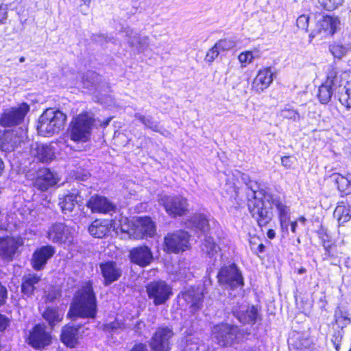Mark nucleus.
Instances as JSON below:
<instances>
[{
    "instance_id": "nucleus-1",
    "label": "nucleus",
    "mask_w": 351,
    "mask_h": 351,
    "mask_svg": "<svg viewBox=\"0 0 351 351\" xmlns=\"http://www.w3.org/2000/svg\"><path fill=\"white\" fill-rule=\"evenodd\" d=\"M97 313V301L92 285L86 283L75 295L68 315L83 318H95Z\"/></svg>"
},
{
    "instance_id": "nucleus-2",
    "label": "nucleus",
    "mask_w": 351,
    "mask_h": 351,
    "mask_svg": "<svg viewBox=\"0 0 351 351\" xmlns=\"http://www.w3.org/2000/svg\"><path fill=\"white\" fill-rule=\"evenodd\" d=\"M241 180L246 185L248 209L252 217L262 216L265 213V208L271 204L272 194L264 190H258L256 182L252 181L247 174H242Z\"/></svg>"
},
{
    "instance_id": "nucleus-3",
    "label": "nucleus",
    "mask_w": 351,
    "mask_h": 351,
    "mask_svg": "<svg viewBox=\"0 0 351 351\" xmlns=\"http://www.w3.org/2000/svg\"><path fill=\"white\" fill-rule=\"evenodd\" d=\"M66 120V115L60 110L46 109L39 117L38 132L43 136H51L64 128Z\"/></svg>"
},
{
    "instance_id": "nucleus-4",
    "label": "nucleus",
    "mask_w": 351,
    "mask_h": 351,
    "mask_svg": "<svg viewBox=\"0 0 351 351\" xmlns=\"http://www.w3.org/2000/svg\"><path fill=\"white\" fill-rule=\"evenodd\" d=\"M94 119L88 113L80 114L71 123L69 136L77 143L88 142L92 133Z\"/></svg>"
},
{
    "instance_id": "nucleus-5",
    "label": "nucleus",
    "mask_w": 351,
    "mask_h": 351,
    "mask_svg": "<svg viewBox=\"0 0 351 351\" xmlns=\"http://www.w3.org/2000/svg\"><path fill=\"white\" fill-rule=\"evenodd\" d=\"M217 279L219 284L227 289L241 290L244 285L241 271L234 263L222 267L217 274Z\"/></svg>"
},
{
    "instance_id": "nucleus-6",
    "label": "nucleus",
    "mask_w": 351,
    "mask_h": 351,
    "mask_svg": "<svg viewBox=\"0 0 351 351\" xmlns=\"http://www.w3.org/2000/svg\"><path fill=\"white\" fill-rule=\"evenodd\" d=\"M123 222L120 223L121 231L134 239L152 237L156 232V225L154 221H123Z\"/></svg>"
},
{
    "instance_id": "nucleus-7",
    "label": "nucleus",
    "mask_w": 351,
    "mask_h": 351,
    "mask_svg": "<svg viewBox=\"0 0 351 351\" xmlns=\"http://www.w3.org/2000/svg\"><path fill=\"white\" fill-rule=\"evenodd\" d=\"M29 111V106L22 103L16 107L5 109L0 116V125L3 128H15L23 123Z\"/></svg>"
},
{
    "instance_id": "nucleus-8",
    "label": "nucleus",
    "mask_w": 351,
    "mask_h": 351,
    "mask_svg": "<svg viewBox=\"0 0 351 351\" xmlns=\"http://www.w3.org/2000/svg\"><path fill=\"white\" fill-rule=\"evenodd\" d=\"M189 238L188 232L183 230L169 233L164 239V250L167 253L183 252L190 247Z\"/></svg>"
},
{
    "instance_id": "nucleus-9",
    "label": "nucleus",
    "mask_w": 351,
    "mask_h": 351,
    "mask_svg": "<svg viewBox=\"0 0 351 351\" xmlns=\"http://www.w3.org/2000/svg\"><path fill=\"white\" fill-rule=\"evenodd\" d=\"M146 291L149 299L153 301L155 306L165 304L173 295L171 287L163 280L149 282L146 286Z\"/></svg>"
},
{
    "instance_id": "nucleus-10",
    "label": "nucleus",
    "mask_w": 351,
    "mask_h": 351,
    "mask_svg": "<svg viewBox=\"0 0 351 351\" xmlns=\"http://www.w3.org/2000/svg\"><path fill=\"white\" fill-rule=\"evenodd\" d=\"M158 201L171 217H181L188 211L187 199L182 196L161 195Z\"/></svg>"
},
{
    "instance_id": "nucleus-11",
    "label": "nucleus",
    "mask_w": 351,
    "mask_h": 351,
    "mask_svg": "<svg viewBox=\"0 0 351 351\" xmlns=\"http://www.w3.org/2000/svg\"><path fill=\"white\" fill-rule=\"evenodd\" d=\"M232 305L233 315L243 324H254L260 317L258 308L246 305L243 298L241 301L233 302Z\"/></svg>"
},
{
    "instance_id": "nucleus-12",
    "label": "nucleus",
    "mask_w": 351,
    "mask_h": 351,
    "mask_svg": "<svg viewBox=\"0 0 351 351\" xmlns=\"http://www.w3.org/2000/svg\"><path fill=\"white\" fill-rule=\"evenodd\" d=\"M174 333L167 326L158 327L149 339V345L153 351H171V339Z\"/></svg>"
},
{
    "instance_id": "nucleus-13",
    "label": "nucleus",
    "mask_w": 351,
    "mask_h": 351,
    "mask_svg": "<svg viewBox=\"0 0 351 351\" xmlns=\"http://www.w3.org/2000/svg\"><path fill=\"white\" fill-rule=\"evenodd\" d=\"M194 231L198 234H204L205 238L202 244V251L210 258L213 257L219 250V247L215 243L213 238L208 236L209 231L208 221H190Z\"/></svg>"
},
{
    "instance_id": "nucleus-14",
    "label": "nucleus",
    "mask_w": 351,
    "mask_h": 351,
    "mask_svg": "<svg viewBox=\"0 0 351 351\" xmlns=\"http://www.w3.org/2000/svg\"><path fill=\"white\" fill-rule=\"evenodd\" d=\"M239 328L228 324L215 325L212 328V335L217 343L221 346L231 345L237 338Z\"/></svg>"
},
{
    "instance_id": "nucleus-15",
    "label": "nucleus",
    "mask_w": 351,
    "mask_h": 351,
    "mask_svg": "<svg viewBox=\"0 0 351 351\" xmlns=\"http://www.w3.org/2000/svg\"><path fill=\"white\" fill-rule=\"evenodd\" d=\"M87 207L92 213L109 215L112 216L118 210L115 204L111 202L106 197L94 195L90 197L86 203Z\"/></svg>"
},
{
    "instance_id": "nucleus-16",
    "label": "nucleus",
    "mask_w": 351,
    "mask_h": 351,
    "mask_svg": "<svg viewBox=\"0 0 351 351\" xmlns=\"http://www.w3.org/2000/svg\"><path fill=\"white\" fill-rule=\"evenodd\" d=\"M28 343L35 348H44L51 343V335L46 330V327L42 324H36L29 331Z\"/></svg>"
},
{
    "instance_id": "nucleus-17",
    "label": "nucleus",
    "mask_w": 351,
    "mask_h": 351,
    "mask_svg": "<svg viewBox=\"0 0 351 351\" xmlns=\"http://www.w3.org/2000/svg\"><path fill=\"white\" fill-rule=\"evenodd\" d=\"M23 243L20 237H0V256L8 261H12L19 247Z\"/></svg>"
},
{
    "instance_id": "nucleus-18",
    "label": "nucleus",
    "mask_w": 351,
    "mask_h": 351,
    "mask_svg": "<svg viewBox=\"0 0 351 351\" xmlns=\"http://www.w3.org/2000/svg\"><path fill=\"white\" fill-rule=\"evenodd\" d=\"M130 259L132 263L145 267L153 261V254L149 247L141 245L134 247L130 252Z\"/></svg>"
},
{
    "instance_id": "nucleus-19",
    "label": "nucleus",
    "mask_w": 351,
    "mask_h": 351,
    "mask_svg": "<svg viewBox=\"0 0 351 351\" xmlns=\"http://www.w3.org/2000/svg\"><path fill=\"white\" fill-rule=\"evenodd\" d=\"M122 32L128 38L129 46L135 49L138 53L143 52L149 47V38L147 36H141L130 27L124 28Z\"/></svg>"
},
{
    "instance_id": "nucleus-20",
    "label": "nucleus",
    "mask_w": 351,
    "mask_h": 351,
    "mask_svg": "<svg viewBox=\"0 0 351 351\" xmlns=\"http://www.w3.org/2000/svg\"><path fill=\"white\" fill-rule=\"evenodd\" d=\"M99 268L106 286L118 280L122 274L121 269L114 261L101 263L99 264Z\"/></svg>"
},
{
    "instance_id": "nucleus-21",
    "label": "nucleus",
    "mask_w": 351,
    "mask_h": 351,
    "mask_svg": "<svg viewBox=\"0 0 351 351\" xmlns=\"http://www.w3.org/2000/svg\"><path fill=\"white\" fill-rule=\"evenodd\" d=\"M55 249L51 245L43 246L36 250L33 254L32 265L34 269L39 271L55 254Z\"/></svg>"
},
{
    "instance_id": "nucleus-22",
    "label": "nucleus",
    "mask_w": 351,
    "mask_h": 351,
    "mask_svg": "<svg viewBox=\"0 0 351 351\" xmlns=\"http://www.w3.org/2000/svg\"><path fill=\"white\" fill-rule=\"evenodd\" d=\"M59 199V205L64 214L71 213L75 206L83 199L77 189H72L71 191L63 194L62 197H60Z\"/></svg>"
},
{
    "instance_id": "nucleus-23",
    "label": "nucleus",
    "mask_w": 351,
    "mask_h": 351,
    "mask_svg": "<svg viewBox=\"0 0 351 351\" xmlns=\"http://www.w3.org/2000/svg\"><path fill=\"white\" fill-rule=\"evenodd\" d=\"M273 82V71L270 67L261 69L252 82V89L261 93L267 88Z\"/></svg>"
},
{
    "instance_id": "nucleus-24",
    "label": "nucleus",
    "mask_w": 351,
    "mask_h": 351,
    "mask_svg": "<svg viewBox=\"0 0 351 351\" xmlns=\"http://www.w3.org/2000/svg\"><path fill=\"white\" fill-rule=\"evenodd\" d=\"M182 298L189 304L191 311L195 313L202 306L204 294L200 289L192 288L184 291Z\"/></svg>"
},
{
    "instance_id": "nucleus-25",
    "label": "nucleus",
    "mask_w": 351,
    "mask_h": 351,
    "mask_svg": "<svg viewBox=\"0 0 351 351\" xmlns=\"http://www.w3.org/2000/svg\"><path fill=\"white\" fill-rule=\"evenodd\" d=\"M57 182L56 178L53 173L49 169H42L38 172V177L34 184L40 191H47L49 187L55 185Z\"/></svg>"
},
{
    "instance_id": "nucleus-26",
    "label": "nucleus",
    "mask_w": 351,
    "mask_h": 351,
    "mask_svg": "<svg viewBox=\"0 0 351 351\" xmlns=\"http://www.w3.org/2000/svg\"><path fill=\"white\" fill-rule=\"evenodd\" d=\"M14 132V130H8L0 137V149L4 152L12 151L20 143L23 130H21L20 135L15 134Z\"/></svg>"
},
{
    "instance_id": "nucleus-27",
    "label": "nucleus",
    "mask_w": 351,
    "mask_h": 351,
    "mask_svg": "<svg viewBox=\"0 0 351 351\" xmlns=\"http://www.w3.org/2000/svg\"><path fill=\"white\" fill-rule=\"evenodd\" d=\"M340 26V20L337 16H326L317 23L318 32L332 35Z\"/></svg>"
},
{
    "instance_id": "nucleus-28",
    "label": "nucleus",
    "mask_w": 351,
    "mask_h": 351,
    "mask_svg": "<svg viewBox=\"0 0 351 351\" xmlns=\"http://www.w3.org/2000/svg\"><path fill=\"white\" fill-rule=\"evenodd\" d=\"M40 281V276L36 274L24 275L22 278L21 292L28 297L32 296Z\"/></svg>"
},
{
    "instance_id": "nucleus-29",
    "label": "nucleus",
    "mask_w": 351,
    "mask_h": 351,
    "mask_svg": "<svg viewBox=\"0 0 351 351\" xmlns=\"http://www.w3.org/2000/svg\"><path fill=\"white\" fill-rule=\"evenodd\" d=\"M273 206H275L278 214L280 219H289L290 216V209L289 208L283 204L282 202H279L278 200H276L274 199V197L272 196V199L271 200V204L267 207L265 208V215L263 214L262 216L256 215L255 217H253L254 218H269L271 219V217L269 216V209L272 208Z\"/></svg>"
},
{
    "instance_id": "nucleus-30",
    "label": "nucleus",
    "mask_w": 351,
    "mask_h": 351,
    "mask_svg": "<svg viewBox=\"0 0 351 351\" xmlns=\"http://www.w3.org/2000/svg\"><path fill=\"white\" fill-rule=\"evenodd\" d=\"M34 154L43 162L52 160L55 156L54 147L47 144H36Z\"/></svg>"
},
{
    "instance_id": "nucleus-31",
    "label": "nucleus",
    "mask_w": 351,
    "mask_h": 351,
    "mask_svg": "<svg viewBox=\"0 0 351 351\" xmlns=\"http://www.w3.org/2000/svg\"><path fill=\"white\" fill-rule=\"evenodd\" d=\"M331 179L337 184L341 196L351 194V174L345 177L339 173H333Z\"/></svg>"
},
{
    "instance_id": "nucleus-32",
    "label": "nucleus",
    "mask_w": 351,
    "mask_h": 351,
    "mask_svg": "<svg viewBox=\"0 0 351 351\" xmlns=\"http://www.w3.org/2000/svg\"><path fill=\"white\" fill-rule=\"evenodd\" d=\"M112 221H93L88 228V231L91 235L97 238H102L108 232L110 227L112 226Z\"/></svg>"
},
{
    "instance_id": "nucleus-33",
    "label": "nucleus",
    "mask_w": 351,
    "mask_h": 351,
    "mask_svg": "<svg viewBox=\"0 0 351 351\" xmlns=\"http://www.w3.org/2000/svg\"><path fill=\"white\" fill-rule=\"evenodd\" d=\"M134 117L139 120L146 128L150 129L151 130L158 132L162 135H165V132H167V130L160 126L159 122L155 121L154 118L150 115L145 116L139 112H137L134 114Z\"/></svg>"
},
{
    "instance_id": "nucleus-34",
    "label": "nucleus",
    "mask_w": 351,
    "mask_h": 351,
    "mask_svg": "<svg viewBox=\"0 0 351 351\" xmlns=\"http://www.w3.org/2000/svg\"><path fill=\"white\" fill-rule=\"evenodd\" d=\"M78 329L73 326H66L62 332V341L69 347L73 348L77 343Z\"/></svg>"
},
{
    "instance_id": "nucleus-35",
    "label": "nucleus",
    "mask_w": 351,
    "mask_h": 351,
    "mask_svg": "<svg viewBox=\"0 0 351 351\" xmlns=\"http://www.w3.org/2000/svg\"><path fill=\"white\" fill-rule=\"evenodd\" d=\"M337 89L336 87L327 84L326 83L322 84L318 90L317 97L322 104H327L331 99L334 91Z\"/></svg>"
},
{
    "instance_id": "nucleus-36",
    "label": "nucleus",
    "mask_w": 351,
    "mask_h": 351,
    "mask_svg": "<svg viewBox=\"0 0 351 351\" xmlns=\"http://www.w3.org/2000/svg\"><path fill=\"white\" fill-rule=\"evenodd\" d=\"M64 226L62 223H56L48 232V238L54 243L63 241Z\"/></svg>"
},
{
    "instance_id": "nucleus-37",
    "label": "nucleus",
    "mask_w": 351,
    "mask_h": 351,
    "mask_svg": "<svg viewBox=\"0 0 351 351\" xmlns=\"http://www.w3.org/2000/svg\"><path fill=\"white\" fill-rule=\"evenodd\" d=\"M324 83L330 84L336 88L341 87V78L338 75V71L333 66L330 65L328 68L327 78Z\"/></svg>"
},
{
    "instance_id": "nucleus-38",
    "label": "nucleus",
    "mask_w": 351,
    "mask_h": 351,
    "mask_svg": "<svg viewBox=\"0 0 351 351\" xmlns=\"http://www.w3.org/2000/svg\"><path fill=\"white\" fill-rule=\"evenodd\" d=\"M43 318L47 320L51 326H53L56 322L61 321L63 314L59 312L56 308H47L43 314Z\"/></svg>"
},
{
    "instance_id": "nucleus-39",
    "label": "nucleus",
    "mask_w": 351,
    "mask_h": 351,
    "mask_svg": "<svg viewBox=\"0 0 351 351\" xmlns=\"http://www.w3.org/2000/svg\"><path fill=\"white\" fill-rule=\"evenodd\" d=\"M343 0H314V3L317 8H323L328 11H332L341 5Z\"/></svg>"
},
{
    "instance_id": "nucleus-40",
    "label": "nucleus",
    "mask_w": 351,
    "mask_h": 351,
    "mask_svg": "<svg viewBox=\"0 0 351 351\" xmlns=\"http://www.w3.org/2000/svg\"><path fill=\"white\" fill-rule=\"evenodd\" d=\"M338 97L339 102L347 109L351 108V89L345 86L339 88Z\"/></svg>"
},
{
    "instance_id": "nucleus-41",
    "label": "nucleus",
    "mask_w": 351,
    "mask_h": 351,
    "mask_svg": "<svg viewBox=\"0 0 351 351\" xmlns=\"http://www.w3.org/2000/svg\"><path fill=\"white\" fill-rule=\"evenodd\" d=\"M333 215L336 219H351V209L345 205H338Z\"/></svg>"
},
{
    "instance_id": "nucleus-42",
    "label": "nucleus",
    "mask_w": 351,
    "mask_h": 351,
    "mask_svg": "<svg viewBox=\"0 0 351 351\" xmlns=\"http://www.w3.org/2000/svg\"><path fill=\"white\" fill-rule=\"evenodd\" d=\"M216 47L221 51H228L237 46V41L234 38L220 39L216 43Z\"/></svg>"
},
{
    "instance_id": "nucleus-43",
    "label": "nucleus",
    "mask_w": 351,
    "mask_h": 351,
    "mask_svg": "<svg viewBox=\"0 0 351 351\" xmlns=\"http://www.w3.org/2000/svg\"><path fill=\"white\" fill-rule=\"evenodd\" d=\"M330 51L335 58L341 59L347 52V48L342 44L335 43L330 45Z\"/></svg>"
},
{
    "instance_id": "nucleus-44",
    "label": "nucleus",
    "mask_w": 351,
    "mask_h": 351,
    "mask_svg": "<svg viewBox=\"0 0 351 351\" xmlns=\"http://www.w3.org/2000/svg\"><path fill=\"white\" fill-rule=\"evenodd\" d=\"M278 115L283 119H291L294 121H299L300 120L299 113L296 110L291 108L281 110Z\"/></svg>"
},
{
    "instance_id": "nucleus-45",
    "label": "nucleus",
    "mask_w": 351,
    "mask_h": 351,
    "mask_svg": "<svg viewBox=\"0 0 351 351\" xmlns=\"http://www.w3.org/2000/svg\"><path fill=\"white\" fill-rule=\"evenodd\" d=\"M337 324L343 328L350 323V318L347 313L342 311L337 312L335 314Z\"/></svg>"
},
{
    "instance_id": "nucleus-46",
    "label": "nucleus",
    "mask_w": 351,
    "mask_h": 351,
    "mask_svg": "<svg viewBox=\"0 0 351 351\" xmlns=\"http://www.w3.org/2000/svg\"><path fill=\"white\" fill-rule=\"evenodd\" d=\"M324 247L325 253L322 255L324 260H328L330 258L337 257L336 255V246L324 243Z\"/></svg>"
},
{
    "instance_id": "nucleus-47",
    "label": "nucleus",
    "mask_w": 351,
    "mask_h": 351,
    "mask_svg": "<svg viewBox=\"0 0 351 351\" xmlns=\"http://www.w3.org/2000/svg\"><path fill=\"white\" fill-rule=\"evenodd\" d=\"M220 50L216 47V45L212 47L206 53L205 61L208 63H212L219 55Z\"/></svg>"
},
{
    "instance_id": "nucleus-48",
    "label": "nucleus",
    "mask_w": 351,
    "mask_h": 351,
    "mask_svg": "<svg viewBox=\"0 0 351 351\" xmlns=\"http://www.w3.org/2000/svg\"><path fill=\"white\" fill-rule=\"evenodd\" d=\"M254 58V56L253 55V53H252V51H245L241 52L238 56L239 61L242 64H244L245 65L246 64L251 63Z\"/></svg>"
},
{
    "instance_id": "nucleus-49",
    "label": "nucleus",
    "mask_w": 351,
    "mask_h": 351,
    "mask_svg": "<svg viewBox=\"0 0 351 351\" xmlns=\"http://www.w3.org/2000/svg\"><path fill=\"white\" fill-rule=\"evenodd\" d=\"M308 16L306 15L300 16L296 21L298 27L306 31L308 26Z\"/></svg>"
},
{
    "instance_id": "nucleus-50",
    "label": "nucleus",
    "mask_w": 351,
    "mask_h": 351,
    "mask_svg": "<svg viewBox=\"0 0 351 351\" xmlns=\"http://www.w3.org/2000/svg\"><path fill=\"white\" fill-rule=\"evenodd\" d=\"M92 40L95 41V43H98L101 45H103L104 43H108L111 41L112 38L108 37L106 35H104L103 34H93L92 36Z\"/></svg>"
},
{
    "instance_id": "nucleus-51",
    "label": "nucleus",
    "mask_w": 351,
    "mask_h": 351,
    "mask_svg": "<svg viewBox=\"0 0 351 351\" xmlns=\"http://www.w3.org/2000/svg\"><path fill=\"white\" fill-rule=\"evenodd\" d=\"M8 19V5L0 4V24L5 23Z\"/></svg>"
},
{
    "instance_id": "nucleus-52",
    "label": "nucleus",
    "mask_w": 351,
    "mask_h": 351,
    "mask_svg": "<svg viewBox=\"0 0 351 351\" xmlns=\"http://www.w3.org/2000/svg\"><path fill=\"white\" fill-rule=\"evenodd\" d=\"M10 319L4 315L0 314V335L10 324Z\"/></svg>"
},
{
    "instance_id": "nucleus-53",
    "label": "nucleus",
    "mask_w": 351,
    "mask_h": 351,
    "mask_svg": "<svg viewBox=\"0 0 351 351\" xmlns=\"http://www.w3.org/2000/svg\"><path fill=\"white\" fill-rule=\"evenodd\" d=\"M7 298V289L0 283V306L5 303Z\"/></svg>"
},
{
    "instance_id": "nucleus-54",
    "label": "nucleus",
    "mask_w": 351,
    "mask_h": 351,
    "mask_svg": "<svg viewBox=\"0 0 351 351\" xmlns=\"http://www.w3.org/2000/svg\"><path fill=\"white\" fill-rule=\"evenodd\" d=\"M130 351H148L147 346L145 343H136Z\"/></svg>"
},
{
    "instance_id": "nucleus-55",
    "label": "nucleus",
    "mask_w": 351,
    "mask_h": 351,
    "mask_svg": "<svg viewBox=\"0 0 351 351\" xmlns=\"http://www.w3.org/2000/svg\"><path fill=\"white\" fill-rule=\"evenodd\" d=\"M251 250L254 252V253L258 254L259 253H263L265 250V245L263 243H260L256 247H254L253 241H250Z\"/></svg>"
},
{
    "instance_id": "nucleus-56",
    "label": "nucleus",
    "mask_w": 351,
    "mask_h": 351,
    "mask_svg": "<svg viewBox=\"0 0 351 351\" xmlns=\"http://www.w3.org/2000/svg\"><path fill=\"white\" fill-rule=\"evenodd\" d=\"M304 347H301L299 351H317L313 346H312L308 340H305L302 343Z\"/></svg>"
},
{
    "instance_id": "nucleus-57",
    "label": "nucleus",
    "mask_w": 351,
    "mask_h": 351,
    "mask_svg": "<svg viewBox=\"0 0 351 351\" xmlns=\"http://www.w3.org/2000/svg\"><path fill=\"white\" fill-rule=\"evenodd\" d=\"M282 165L287 167L290 168L292 162H291L290 157L289 156H284L281 158Z\"/></svg>"
},
{
    "instance_id": "nucleus-58",
    "label": "nucleus",
    "mask_w": 351,
    "mask_h": 351,
    "mask_svg": "<svg viewBox=\"0 0 351 351\" xmlns=\"http://www.w3.org/2000/svg\"><path fill=\"white\" fill-rule=\"evenodd\" d=\"M117 323H110L105 326L104 330L106 332H112L117 328Z\"/></svg>"
},
{
    "instance_id": "nucleus-59",
    "label": "nucleus",
    "mask_w": 351,
    "mask_h": 351,
    "mask_svg": "<svg viewBox=\"0 0 351 351\" xmlns=\"http://www.w3.org/2000/svg\"><path fill=\"white\" fill-rule=\"evenodd\" d=\"M341 335L339 332H338L337 335H333V337L332 339V342L333 345H335L337 343H339L341 342Z\"/></svg>"
},
{
    "instance_id": "nucleus-60",
    "label": "nucleus",
    "mask_w": 351,
    "mask_h": 351,
    "mask_svg": "<svg viewBox=\"0 0 351 351\" xmlns=\"http://www.w3.org/2000/svg\"><path fill=\"white\" fill-rule=\"evenodd\" d=\"M267 237L269 239H274L275 237L276 233H275V231L274 230H269L267 231Z\"/></svg>"
},
{
    "instance_id": "nucleus-61",
    "label": "nucleus",
    "mask_w": 351,
    "mask_h": 351,
    "mask_svg": "<svg viewBox=\"0 0 351 351\" xmlns=\"http://www.w3.org/2000/svg\"><path fill=\"white\" fill-rule=\"evenodd\" d=\"M4 169H5L4 162L2 160V158L0 157V176L3 174Z\"/></svg>"
},
{
    "instance_id": "nucleus-62",
    "label": "nucleus",
    "mask_w": 351,
    "mask_h": 351,
    "mask_svg": "<svg viewBox=\"0 0 351 351\" xmlns=\"http://www.w3.org/2000/svg\"><path fill=\"white\" fill-rule=\"evenodd\" d=\"M290 226H291V231L293 232H295V228H296V226H297V221H291V223H290Z\"/></svg>"
},
{
    "instance_id": "nucleus-63",
    "label": "nucleus",
    "mask_w": 351,
    "mask_h": 351,
    "mask_svg": "<svg viewBox=\"0 0 351 351\" xmlns=\"http://www.w3.org/2000/svg\"><path fill=\"white\" fill-rule=\"evenodd\" d=\"M289 221H286V220L280 221V225H281L282 228H283L285 226L287 228L289 226Z\"/></svg>"
},
{
    "instance_id": "nucleus-64",
    "label": "nucleus",
    "mask_w": 351,
    "mask_h": 351,
    "mask_svg": "<svg viewBox=\"0 0 351 351\" xmlns=\"http://www.w3.org/2000/svg\"><path fill=\"white\" fill-rule=\"evenodd\" d=\"M334 346L337 351H339L340 346H341L340 343H337L335 345H334Z\"/></svg>"
}]
</instances>
